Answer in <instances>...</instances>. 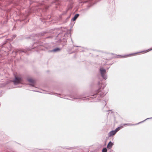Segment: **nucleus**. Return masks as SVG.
<instances>
[{"label": "nucleus", "mask_w": 152, "mask_h": 152, "mask_svg": "<svg viewBox=\"0 0 152 152\" xmlns=\"http://www.w3.org/2000/svg\"><path fill=\"white\" fill-rule=\"evenodd\" d=\"M121 128V127H118L116 128L115 130L112 131L110 132L108 134V136L109 137H111L114 135Z\"/></svg>", "instance_id": "1"}, {"label": "nucleus", "mask_w": 152, "mask_h": 152, "mask_svg": "<svg viewBox=\"0 0 152 152\" xmlns=\"http://www.w3.org/2000/svg\"><path fill=\"white\" fill-rule=\"evenodd\" d=\"M59 50H60V49L59 48H56V49H54L53 50V51L54 52H56V51H58Z\"/></svg>", "instance_id": "9"}, {"label": "nucleus", "mask_w": 152, "mask_h": 152, "mask_svg": "<svg viewBox=\"0 0 152 152\" xmlns=\"http://www.w3.org/2000/svg\"><path fill=\"white\" fill-rule=\"evenodd\" d=\"M22 81V78L20 76H15V80L14 81V83H19Z\"/></svg>", "instance_id": "2"}, {"label": "nucleus", "mask_w": 152, "mask_h": 152, "mask_svg": "<svg viewBox=\"0 0 152 152\" xmlns=\"http://www.w3.org/2000/svg\"><path fill=\"white\" fill-rule=\"evenodd\" d=\"M125 125H128V126L129 125V124H126Z\"/></svg>", "instance_id": "11"}, {"label": "nucleus", "mask_w": 152, "mask_h": 152, "mask_svg": "<svg viewBox=\"0 0 152 152\" xmlns=\"http://www.w3.org/2000/svg\"><path fill=\"white\" fill-rule=\"evenodd\" d=\"M28 81L30 83H31V85H32L34 84L35 82L34 80L31 78H29L28 79Z\"/></svg>", "instance_id": "5"}, {"label": "nucleus", "mask_w": 152, "mask_h": 152, "mask_svg": "<svg viewBox=\"0 0 152 152\" xmlns=\"http://www.w3.org/2000/svg\"><path fill=\"white\" fill-rule=\"evenodd\" d=\"M100 71L101 76L103 77V78L104 79H106V77L105 75L106 73L105 69H103V68H101L100 69Z\"/></svg>", "instance_id": "3"}, {"label": "nucleus", "mask_w": 152, "mask_h": 152, "mask_svg": "<svg viewBox=\"0 0 152 152\" xmlns=\"http://www.w3.org/2000/svg\"><path fill=\"white\" fill-rule=\"evenodd\" d=\"M142 53V52H137L136 53H131V54H129L128 55H125V56H122L124 58H125V57H127L132 56H136L137 55L140 53Z\"/></svg>", "instance_id": "4"}, {"label": "nucleus", "mask_w": 152, "mask_h": 152, "mask_svg": "<svg viewBox=\"0 0 152 152\" xmlns=\"http://www.w3.org/2000/svg\"><path fill=\"white\" fill-rule=\"evenodd\" d=\"M107 152V149L106 148H104L102 150V152Z\"/></svg>", "instance_id": "8"}, {"label": "nucleus", "mask_w": 152, "mask_h": 152, "mask_svg": "<svg viewBox=\"0 0 152 152\" xmlns=\"http://www.w3.org/2000/svg\"><path fill=\"white\" fill-rule=\"evenodd\" d=\"M113 145V143L111 141L107 145V148L108 149H110Z\"/></svg>", "instance_id": "6"}, {"label": "nucleus", "mask_w": 152, "mask_h": 152, "mask_svg": "<svg viewBox=\"0 0 152 152\" xmlns=\"http://www.w3.org/2000/svg\"><path fill=\"white\" fill-rule=\"evenodd\" d=\"M149 51V50H146V51H142V52L143 53H146L148 51Z\"/></svg>", "instance_id": "10"}, {"label": "nucleus", "mask_w": 152, "mask_h": 152, "mask_svg": "<svg viewBox=\"0 0 152 152\" xmlns=\"http://www.w3.org/2000/svg\"><path fill=\"white\" fill-rule=\"evenodd\" d=\"M79 15L78 14H76L75 15L74 17L73 18V21L75 20L77 18V17H78Z\"/></svg>", "instance_id": "7"}]
</instances>
